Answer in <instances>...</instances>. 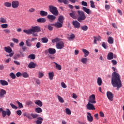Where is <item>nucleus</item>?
<instances>
[{"label": "nucleus", "instance_id": "obj_1", "mask_svg": "<svg viewBox=\"0 0 124 124\" xmlns=\"http://www.w3.org/2000/svg\"><path fill=\"white\" fill-rule=\"evenodd\" d=\"M111 85L113 87H116L117 90L122 88V80H121V76L116 72L112 74Z\"/></svg>", "mask_w": 124, "mask_h": 124}, {"label": "nucleus", "instance_id": "obj_2", "mask_svg": "<svg viewBox=\"0 0 124 124\" xmlns=\"http://www.w3.org/2000/svg\"><path fill=\"white\" fill-rule=\"evenodd\" d=\"M41 28L39 26H32L31 29L28 30H24L23 32L26 34H31L33 32H40Z\"/></svg>", "mask_w": 124, "mask_h": 124}, {"label": "nucleus", "instance_id": "obj_3", "mask_svg": "<svg viewBox=\"0 0 124 124\" xmlns=\"http://www.w3.org/2000/svg\"><path fill=\"white\" fill-rule=\"evenodd\" d=\"M78 22H82V21H84V20H86L87 16L86 15H85V13L81 11H78Z\"/></svg>", "mask_w": 124, "mask_h": 124}, {"label": "nucleus", "instance_id": "obj_4", "mask_svg": "<svg viewBox=\"0 0 124 124\" xmlns=\"http://www.w3.org/2000/svg\"><path fill=\"white\" fill-rule=\"evenodd\" d=\"M49 9L50 12H51V13H52V14H53V15H59V11H58V8H57V7L53 5H49Z\"/></svg>", "mask_w": 124, "mask_h": 124}, {"label": "nucleus", "instance_id": "obj_5", "mask_svg": "<svg viewBox=\"0 0 124 124\" xmlns=\"http://www.w3.org/2000/svg\"><path fill=\"white\" fill-rule=\"evenodd\" d=\"M88 102L92 103V104H95V103H96V101L95 100V95L94 94L91 95L89 96Z\"/></svg>", "mask_w": 124, "mask_h": 124}, {"label": "nucleus", "instance_id": "obj_6", "mask_svg": "<svg viewBox=\"0 0 124 124\" xmlns=\"http://www.w3.org/2000/svg\"><path fill=\"white\" fill-rule=\"evenodd\" d=\"M19 5H20V2L17 0H14L12 2V7L14 8V9L18 8Z\"/></svg>", "mask_w": 124, "mask_h": 124}, {"label": "nucleus", "instance_id": "obj_7", "mask_svg": "<svg viewBox=\"0 0 124 124\" xmlns=\"http://www.w3.org/2000/svg\"><path fill=\"white\" fill-rule=\"evenodd\" d=\"M11 115V111H10V109L9 108H6V110L3 111L2 112V117L5 118L6 117V115L8 116V117H9Z\"/></svg>", "mask_w": 124, "mask_h": 124}, {"label": "nucleus", "instance_id": "obj_8", "mask_svg": "<svg viewBox=\"0 0 124 124\" xmlns=\"http://www.w3.org/2000/svg\"><path fill=\"white\" fill-rule=\"evenodd\" d=\"M56 47L57 49L62 50V49H63L64 47V43L62 41L58 42L56 44Z\"/></svg>", "mask_w": 124, "mask_h": 124}, {"label": "nucleus", "instance_id": "obj_9", "mask_svg": "<svg viewBox=\"0 0 124 124\" xmlns=\"http://www.w3.org/2000/svg\"><path fill=\"white\" fill-rule=\"evenodd\" d=\"M86 108L87 110H95V108L94 107L93 104L89 102L86 105Z\"/></svg>", "mask_w": 124, "mask_h": 124}, {"label": "nucleus", "instance_id": "obj_10", "mask_svg": "<svg viewBox=\"0 0 124 124\" xmlns=\"http://www.w3.org/2000/svg\"><path fill=\"white\" fill-rule=\"evenodd\" d=\"M72 24L75 29H80L81 24L78 21H73Z\"/></svg>", "mask_w": 124, "mask_h": 124}, {"label": "nucleus", "instance_id": "obj_11", "mask_svg": "<svg viewBox=\"0 0 124 124\" xmlns=\"http://www.w3.org/2000/svg\"><path fill=\"white\" fill-rule=\"evenodd\" d=\"M87 119L89 123H92L93 121V117L90 112H87Z\"/></svg>", "mask_w": 124, "mask_h": 124}, {"label": "nucleus", "instance_id": "obj_12", "mask_svg": "<svg viewBox=\"0 0 124 124\" xmlns=\"http://www.w3.org/2000/svg\"><path fill=\"white\" fill-rule=\"evenodd\" d=\"M107 96L110 101H112L113 100V93L110 92V91H108L107 92Z\"/></svg>", "mask_w": 124, "mask_h": 124}, {"label": "nucleus", "instance_id": "obj_13", "mask_svg": "<svg viewBox=\"0 0 124 124\" xmlns=\"http://www.w3.org/2000/svg\"><path fill=\"white\" fill-rule=\"evenodd\" d=\"M47 18L49 20L50 22H54L56 20V16L52 15H47Z\"/></svg>", "mask_w": 124, "mask_h": 124}, {"label": "nucleus", "instance_id": "obj_14", "mask_svg": "<svg viewBox=\"0 0 124 124\" xmlns=\"http://www.w3.org/2000/svg\"><path fill=\"white\" fill-rule=\"evenodd\" d=\"M52 26H54L55 28H57L58 29H60L62 27V22H57L55 24H51Z\"/></svg>", "mask_w": 124, "mask_h": 124}, {"label": "nucleus", "instance_id": "obj_15", "mask_svg": "<svg viewBox=\"0 0 124 124\" xmlns=\"http://www.w3.org/2000/svg\"><path fill=\"white\" fill-rule=\"evenodd\" d=\"M93 39H94V44H97V41H100L101 40V37L100 36H93Z\"/></svg>", "mask_w": 124, "mask_h": 124}, {"label": "nucleus", "instance_id": "obj_16", "mask_svg": "<svg viewBox=\"0 0 124 124\" xmlns=\"http://www.w3.org/2000/svg\"><path fill=\"white\" fill-rule=\"evenodd\" d=\"M6 94V91L4 89H0V98L4 97V95Z\"/></svg>", "mask_w": 124, "mask_h": 124}, {"label": "nucleus", "instance_id": "obj_17", "mask_svg": "<svg viewBox=\"0 0 124 124\" xmlns=\"http://www.w3.org/2000/svg\"><path fill=\"white\" fill-rule=\"evenodd\" d=\"M48 53L50 55H55L56 54V49L53 48H48Z\"/></svg>", "mask_w": 124, "mask_h": 124}, {"label": "nucleus", "instance_id": "obj_18", "mask_svg": "<svg viewBox=\"0 0 124 124\" xmlns=\"http://www.w3.org/2000/svg\"><path fill=\"white\" fill-rule=\"evenodd\" d=\"M82 9L83 11H84V12H86V13H87V14H92V11H91L90 9L87 7H83Z\"/></svg>", "mask_w": 124, "mask_h": 124}, {"label": "nucleus", "instance_id": "obj_19", "mask_svg": "<svg viewBox=\"0 0 124 124\" xmlns=\"http://www.w3.org/2000/svg\"><path fill=\"white\" fill-rule=\"evenodd\" d=\"M114 59V54L112 52H109L108 53L107 56V59L109 61L113 60Z\"/></svg>", "mask_w": 124, "mask_h": 124}, {"label": "nucleus", "instance_id": "obj_20", "mask_svg": "<svg viewBox=\"0 0 124 124\" xmlns=\"http://www.w3.org/2000/svg\"><path fill=\"white\" fill-rule=\"evenodd\" d=\"M83 53L84 54L85 58H87L90 55V52L85 48L82 49Z\"/></svg>", "mask_w": 124, "mask_h": 124}, {"label": "nucleus", "instance_id": "obj_21", "mask_svg": "<svg viewBox=\"0 0 124 124\" xmlns=\"http://www.w3.org/2000/svg\"><path fill=\"white\" fill-rule=\"evenodd\" d=\"M36 67V63L33 62H31L28 65V67L29 68H35Z\"/></svg>", "mask_w": 124, "mask_h": 124}, {"label": "nucleus", "instance_id": "obj_22", "mask_svg": "<svg viewBox=\"0 0 124 124\" xmlns=\"http://www.w3.org/2000/svg\"><path fill=\"white\" fill-rule=\"evenodd\" d=\"M70 17L73 18V19H76L77 16H76V12L72 11V12L69 14Z\"/></svg>", "mask_w": 124, "mask_h": 124}, {"label": "nucleus", "instance_id": "obj_23", "mask_svg": "<svg viewBox=\"0 0 124 124\" xmlns=\"http://www.w3.org/2000/svg\"><path fill=\"white\" fill-rule=\"evenodd\" d=\"M12 3L8 1H6L4 2V6L8 8H10L12 6Z\"/></svg>", "mask_w": 124, "mask_h": 124}, {"label": "nucleus", "instance_id": "obj_24", "mask_svg": "<svg viewBox=\"0 0 124 124\" xmlns=\"http://www.w3.org/2000/svg\"><path fill=\"white\" fill-rule=\"evenodd\" d=\"M35 104H36V105H38L39 107H42V106H43L42 102L39 100H36L35 102Z\"/></svg>", "mask_w": 124, "mask_h": 124}, {"label": "nucleus", "instance_id": "obj_25", "mask_svg": "<svg viewBox=\"0 0 124 124\" xmlns=\"http://www.w3.org/2000/svg\"><path fill=\"white\" fill-rule=\"evenodd\" d=\"M4 50L5 51V52H6V53H12V49L11 48V47H10V46L4 47Z\"/></svg>", "mask_w": 124, "mask_h": 124}, {"label": "nucleus", "instance_id": "obj_26", "mask_svg": "<svg viewBox=\"0 0 124 124\" xmlns=\"http://www.w3.org/2000/svg\"><path fill=\"white\" fill-rule=\"evenodd\" d=\"M37 120L36 121V124H42V122H43V118L41 117H37Z\"/></svg>", "mask_w": 124, "mask_h": 124}, {"label": "nucleus", "instance_id": "obj_27", "mask_svg": "<svg viewBox=\"0 0 124 124\" xmlns=\"http://www.w3.org/2000/svg\"><path fill=\"white\" fill-rule=\"evenodd\" d=\"M80 62L83 64H87L88 62V59L86 57H83L81 59Z\"/></svg>", "mask_w": 124, "mask_h": 124}, {"label": "nucleus", "instance_id": "obj_28", "mask_svg": "<svg viewBox=\"0 0 124 124\" xmlns=\"http://www.w3.org/2000/svg\"><path fill=\"white\" fill-rule=\"evenodd\" d=\"M0 84L1 86H8V82L4 80H0Z\"/></svg>", "mask_w": 124, "mask_h": 124}, {"label": "nucleus", "instance_id": "obj_29", "mask_svg": "<svg viewBox=\"0 0 124 124\" xmlns=\"http://www.w3.org/2000/svg\"><path fill=\"white\" fill-rule=\"evenodd\" d=\"M0 23L1 24H6L7 23V20L4 17H1L0 18Z\"/></svg>", "mask_w": 124, "mask_h": 124}, {"label": "nucleus", "instance_id": "obj_30", "mask_svg": "<svg viewBox=\"0 0 124 124\" xmlns=\"http://www.w3.org/2000/svg\"><path fill=\"white\" fill-rule=\"evenodd\" d=\"M53 63H54L55 64V67L56 68V69H57L58 70H62V65L58 64L57 62H53Z\"/></svg>", "mask_w": 124, "mask_h": 124}, {"label": "nucleus", "instance_id": "obj_31", "mask_svg": "<svg viewBox=\"0 0 124 124\" xmlns=\"http://www.w3.org/2000/svg\"><path fill=\"white\" fill-rule=\"evenodd\" d=\"M54 72H51L48 73V78L49 80H53V78H54Z\"/></svg>", "mask_w": 124, "mask_h": 124}, {"label": "nucleus", "instance_id": "obj_32", "mask_svg": "<svg viewBox=\"0 0 124 124\" xmlns=\"http://www.w3.org/2000/svg\"><path fill=\"white\" fill-rule=\"evenodd\" d=\"M40 15H41V16H42L43 17L47 16L48 15V13L44 11H41L40 12Z\"/></svg>", "mask_w": 124, "mask_h": 124}, {"label": "nucleus", "instance_id": "obj_33", "mask_svg": "<svg viewBox=\"0 0 124 124\" xmlns=\"http://www.w3.org/2000/svg\"><path fill=\"white\" fill-rule=\"evenodd\" d=\"M57 98L61 103H63L64 102V100L63 99V98L62 96H60L59 95H57Z\"/></svg>", "mask_w": 124, "mask_h": 124}, {"label": "nucleus", "instance_id": "obj_34", "mask_svg": "<svg viewBox=\"0 0 124 124\" xmlns=\"http://www.w3.org/2000/svg\"><path fill=\"white\" fill-rule=\"evenodd\" d=\"M38 23H45L46 22V19L45 18H40L37 20Z\"/></svg>", "mask_w": 124, "mask_h": 124}, {"label": "nucleus", "instance_id": "obj_35", "mask_svg": "<svg viewBox=\"0 0 124 124\" xmlns=\"http://www.w3.org/2000/svg\"><path fill=\"white\" fill-rule=\"evenodd\" d=\"M108 42L109 44H113V43H114V39H113V37H108Z\"/></svg>", "mask_w": 124, "mask_h": 124}, {"label": "nucleus", "instance_id": "obj_36", "mask_svg": "<svg viewBox=\"0 0 124 124\" xmlns=\"http://www.w3.org/2000/svg\"><path fill=\"white\" fill-rule=\"evenodd\" d=\"M31 39H28L26 40V43L28 47H31Z\"/></svg>", "mask_w": 124, "mask_h": 124}, {"label": "nucleus", "instance_id": "obj_37", "mask_svg": "<svg viewBox=\"0 0 124 124\" xmlns=\"http://www.w3.org/2000/svg\"><path fill=\"white\" fill-rule=\"evenodd\" d=\"M0 28L1 29H7L8 28V24L7 23H2L0 25Z\"/></svg>", "mask_w": 124, "mask_h": 124}, {"label": "nucleus", "instance_id": "obj_38", "mask_svg": "<svg viewBox=\"0 0 124 124\" xmlns=\"http://www.w3.org/2000/svg\"><path fill=\"white\" fill-rule=\"evenodd\" d=\"M64 20V17H63V16H59L58 18V21L60 23H62V24L63 23V20Z\"/></svg>", "mask_w": 124, "mask_h": 124}, {"label": "nucleus", "instance_id": "obj_39", "mask_svg": "<svg viewBox=\"0 0 124 124\" xmlns=\"http://www.w3.org/2000/svg\"><path fill=\"white\" fill-rule=\"evenodd\" d=\"M35 111L38 113H42V108L39 107L36 108H35Z\"/></svg>", "mask_w": 124, "mask_h": 124}, {"label": "nucleus", "instance_id": "obj_40", "mask_svg": "<svg viewBox=\"0 0 124 124\" xmlns=\"http://www.w3.org/2000/svg\"><path fill=\"white\" fill-rule=\"evenodd\" d=\"M97 83L98 86H101V85H102V79L101 78H98L97 80Z\"/></svg>", "mask_w": 124, "mask_h": 124}, {"label": "nucleus", "instance_id": "obj_41", "mask_svg": "<svg viewBox=\"0 0 124 124\" xmlns=\"http://www.w3.org/2000/svg\"><path fill=\"white\" fill-rule=\"evenodd\" d=\"M68 40H72V39H74L75 38V35L74 34L72 33L70 34L69 37H67Z\"/></svg>", "mask_w": 124, "mask_h": 124}, {"label": "nucleus", "instance_id": "obj_42", "mask_svg": "<svg viewBox=\"0 0 124 124\" xmlns=\"http://www.w3.org/2000/svg\"><path fill=\"white\" fill-rule=\"evenodd\" d=\"M60 40H61V39L59 38H56L53 39L52 40V43H58V42H60Z\"/></svg>", "mask_w": 124, "mask_h": 124}, {"label": "nucleus", "instance_id": "obj_43", "mask_svg": "<svg viewBox=\"0 0 124 124\" xmlns=\"http://www.w3.org/2000/svg\"><path fill=\"white\" fill-rule=\"evenodd\" d=\"M43 76H44V73H43V72H38V78H42V77H43Z\"/></svg>", "mask_w": 124, "mask_h": 124}, {"label": "nucleus", "instance_id": "obj_44", "mask_svg": "<svg viewBox=\"0 0 124 124\" xmlns=\"http://www.w3.org/2000/svg\"><path fill=\"white\" fill-rule=\"evenodd\" d=\"M22 76L24 78H29V74L27 72H23L22 73Z\"/></svg>", "mask_w": 124, "mask_h": 124}, {"label": "nucleus", "instance_id": "obj_45", "mask_svg": "<svg viewBox=\"0 0 124 124\" xmlns=\"http://www.w3.org/2000/svg\"><path fill=\"white\" fill-rule=\"evenodd\" d=\"M41 40L43 43H47V42H48L49 40H48V38H47L44 37V38H42L41 39Z\"/></svg>", "mask_w": 124, "mask_h": 124}, {"label": "nucleus", "instance_id": "obj_46", "mask_svg": "<svg viewBox=\"0 0 124 124\" xmlns=\"http://www.w3.org/2000/svg\"><path fill=\"white\" fill-rule=\"evenodd\" d=\"M90 6L92 8H95V5H94V2L93 0L90 1Z\"/></svg>", "mask_w": 124, "mask_h": 124}, {"label": "nucleus", "instance_id": "obj_47", "mask_svg": "<svg viewBox=\"0 0 124 124\" xmlns=\"http://www.w3.org/2000/svg\"><path fill=\"white\" fill-rule=\"evenodd\" d=\"M16 103H17V104H18V108H19V109H21L22 108H24V106H23V104H22V103H20L19 101H16Z\"/></svg>", "mask_w": 124, "mask_h": 124}, {"label": "nucleus", "instance_id": "obj_48", "mask_svg": "<svg viewBox=\"0 0 124 124\" xmlns=\"http://www.w3.org/2000/svg\"><path fill=\"white\" fill-rule=\"evenodd\" d=\"M65 113L67 115H71V110H70L68 108H66Z\"/></svg>", "mask_w": 124, "mask_h": 124}, {"label": "nucleus", "instance_id": "obj_49", "mask_svg": "<svg viewBox=\"0 0 124 124\" xmlns=\"http://www.w3.org/2000/svg\"><path fill=\"white\" fill-rule=\"evenodd\" d=\"M81 30L82 31H88V26L84 25L81 27Z\"/></svg>", "mask_w": 124, "mask_h": 124}, {"label": "nucleus", "instance_id": "obj_50", "mask_svg": "<svg viewBox=\"0 0 124 124\" xmlns=\"http://www.w3.org/2000/svg\"><path fill=\"white\" fill-rule=\"evenodd\" d=\"M28 59H31V60H34V59H35V56L34 54H31L28 56Z\"/></svg>", "mask_w": 124, "mask_h": 124}, {"label": "nucleus", "instance_id": "obj_51", "mask_svg": "<svg viewBox=\"0 0 124 124\" xmlns=\"http://www.w3.org/2000/svg\"><path fill=\"white\" fill-rule=\"evenodd\" d=\"M10 77L11 78H12V79H15L16 78V76L13 73H11L10 74Z\"/></svg>", "mask_w": 124, "mask_h": 124}, {"label": "nucleus", "instance_id": "obj_52", "mask_svg": "<svg viewBox=\"0 0 124 124\" xmlns=\"http://www.w3.org/2000/svg\"><path fill=\"white\" fill-rule=\"evenodd\" d=\"M31 116L32 117V118L33 119H36V118H38V114L31 113Z\"/></svg>", "mask_w": 124, "mask_h": 124}, {"label": "nucleus", "instance_id": "obj_53", "mask_svg": "<svg viewBox=\"0 0 124 124\" xmlns=\"http://www.w3.org/2000/svg\"><path fill=\"white\" fill-rule=\"evenodd\" d=\"M10 105L12 108H13V109H15L16 110H17V109H18V107L15 106L14 104L11 103Z\"/></svg>", "mask_w": 124, "mask_h": 124}, {"label": "nucleus", "instance_id": "obj_54", "mask_svg": "<svg viewBox=\"0 0 124 124\" xmlns=\"http://www.w3.org/2000/svg\"><path fill=\"white\" fill-rule=\"evenodd\" d=\"M61 85L62 88H63V89H66L67 86L65 83H64V82H61Z\"/></svg>", "mask_w": 124, "mask_h": 124}, {"label": "nucleus", "instance_id": "obj_55", "mask_svg": "<svg viewBox=\"0 0 124 124\" xmlns=\"http://www.w3.org/2000/svg\"><path fill=\"white\" fill-rule=\"evenodd\" d=\"M29 12L30 13H32V12H35V9L34 8H31L29 10Z\"/></svg>", "mask_w": 124, "mask_h": 124}, {"label": "nucleus", "instance_id": "obj_56", "mask_svg": "<svg viewBox=\"0 0 124 124\" xmlns=\"http://www.w3.org/2000/svg\"><path fill=\"white\" fill-rule=\"evenodd\" d=\"M12 41H13V42H14L15 43H16V44L19 43V40L15 38H14L12 39Z\"/></svg>", "mask_w": 124, "mask_h": 124}, {"label": "nucleus", "instance_id": "obj_57", "mask_svg": "<svg viewBox=\"0 0 124 124\" xmlns=\"http://www.w3.org/2000/svg\"><path fill=\"white\" fill-rule=\"evenodd\" d=\"M36 47L38 49H39V48L41 47V43H40V42H38L36 45Z\"/></svg>", "mask_w": 124, "mask_h": 124}, {"label": "nucleus", "instance_id": "obj_58", "mask_svg": "<svg viewBox=\"0 0 124 124\" xmlns=\"http://www.w3.org/2000/svg\"><path fill=\"white\" fill-rule=\"evenodd\" d=\"M81 4L83 6H88V3L85 1H81Z\"/></svg>", "mask_w": 124, "mask_h": 124}, {"label": "nucleus", "instance_id": "obj_59", "mask_svg": "<svg viewBox=\"0 0 124 124\" xmlns=\"http://www.w3.org/2000/svg\"><path fill=\"white\" fill-rule=\"evenodd\" d=\"M102 47H103V48H104V49H107L108 46H107V45H106V44H105V42H103L102 44Z\"/></svg>", "mask_w": 124, "mask_h": 124}, {"label": "nucleus", "instance_id": "obj_60", "mask_svg": "<svg viewBox=\"0 0 124 124\" xmlns=\"http://www.w3.org/2000/svg\"><path fill=\"white\" fill-rule=\"evenodd\" d=\"M5 33H10V30L8 29H6L3 30Z\"/></svg>", "mask_w": 124, "mask_h": 124}, {"label": "nucleus", "instance_id": "obj_61", "mask_svg": "<svg viewBox=\"0 0 124 124\" xmlns=\"http://www.w3.org/2000/svg\"><path fill=\"white\" fill-rule=\"evenodd\" d=\"M52 24H49L48 25V29L49 31H53V27H52Z\"/></svg>", "mask_w": 124, "mask_h": 124}, {"label": "nucleus", "instance_id": "obj_62", "mask_svg": "<svg viewBox=\"0 0 124 124\" xmlns=\"http://www.w3.org/2000/svg\"><path fill=\"white\" fill-rule=\"evenodd\" d=\"M16 114L18 116H21V115H22V110H19L16 111Z\"/></svg>", "mask_w": 124, "mask_h": 124}, {"label": "nucleus", "instance_id": "obj_63", "mask_svg": "<svg viewBox=\"0 0 124 124\" xmlns=\"http://www.w3.org/2000/svg\"><path fill=\"white\" fill-rule=\"evenodd\" d=\"M32 104V102L31 101H28L26 102V105L30 106Z\"/></svg>", "mask_w": 124, "mask_h": 124}, {"label": "nucleus", "instance_id": "obj_64", "mask_svg": "<svg viewBox=\"0 0 124 124\" xmlns=\"http://www.w3.org/2000/svg\"><path fill=\"white\" fill-rule=\"evenodd\" d=\"M106 10H109L110 9V5L106 4L105 6Z\"/></svg>", "mask_w": 124, "mask_h": 124}]
</instances>
